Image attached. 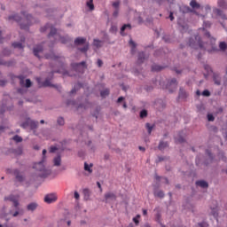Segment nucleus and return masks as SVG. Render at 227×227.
I'll return each mask as SVG.
<instances>
[{
  "mask_svg": "<svg viewBox=\"0 0 227 227\" xmlns=\"http://www.w3.org/2000/svg\"><path fill=\"white\" fill-rule=\"evenodd\" d=\"M189 46L192 49H195L196 51H202L205 52L207 51V52H218V51H221L222 52H225L227 50V43L226 42H220L219 43V49L217 46H215V43H213V47H215L217 50L214 51L212 48V42L209 41L208 43H205L201 41V36L195 35L194 39L191 38L189 41Z\"/></svg>",
  "mask_w": 227,
  "mask_h": 227,
  "instance_id": "nucleus-1",
  "label": "nucleus"
},
{
  "mask_svg": "<svg viewBox=\"0 0 227 227\" xmlns=\"http://www.w3.org/2000/svg\"><path fill=\"white\" fill-rule=\"evenodd\" d=\"M50 28V34L48 35V37L50 40H54V43L56 42H61V43H67V42H70V38L68 37H62L58 34V30L51 26L50 24H47L46 26L41 27V33H45L46 30Z\"/></svg>",
  "mask_w": 227,
  "mask_h": 227,
  "instance_id": "nucleus-2",
  "label": "nucleus"
},
{
  "mask_svg": "<svg viewBox=\"0 0 227 227\" xmlns=\"http://www.w3.org/2000/svg\"><path fill=\"white\" fill-rule=\"evenodd\" d=\"M212 23L209 21H204L203 27L199 29V35L202 36V40L207 38V42H211V46L213 51H217L215 47H214V43H215V38L212 37L210 32L207 31V29L210 28Z\"/></svg>",
  "mask_w": 227,
  "mask_h": 227,
  "instance_id": "nucleus-3",
  "label": "nucleus"
},
{
  "mask_svg": "<svg viewBox=\"0 0 227 227\" xmlns=\"http://www.w3.org/2000/svg\"><path fill=\"white\" fill-rule=\"evenodd\" d=\"M4 201H11L12 203L13 207L16 208V211L13 213L12 210L9 211V214L12 215V217H17L19 214H20V209L19 208L20 201V195L16 194H11L8 197H4Z\"/></svg>",
  "mask_w": 227,
  "mask_h": 227,
  "instance_id": "nucleus-4",
  "label": "nucleus"
},
{
  "mask_svg": "<svg viewBox=\"0 0 227 227\" xmlns=\"http://www.w3.org/2000/svg\"><path fill=\"white\" fill-rule=\"evenodd\" d=\"M34 169H36L38 176L40 178H47L49 175H51V169L45 168V165H43V161H39L38 163H35Z\"/></svg>",
  "mask_w": 227,
  "mask_h": 227,
  "instance_id": "nucleus-5",
  "label": "nucleus"
},
{
  "mask_svg": "<svg viewBox=\"0 0 227 227\" xmlns=\"http://www.w3.org/2000/svg\"><path fill=\"white\" fill-rule=\"evenodd\" d=\"M17 78L20 80V86H21L20 89H18V93H20L21 95H24L27 90L24 88H31L32 82L30 79H27L23 75H19ZM26 81V82H25Z\"/></svg>",
  "mask_w": 227,
  "mask_h": 227,
  "instance_id": "nucleus-6",
  "label": "nucleus"
},
{
  "mask_svg": "<svg viewBox=\"0 0 227 227\" xmlns=\"http://www.w3.org/2000/svg\"><path fill=\"white\" fill-rule=\"evenodd\" d=\"M21 15H22L24 20H26L27 24L24 25V24L20 23V28L21 29H28L29 26H31V24H33V16L31 14L27 13V12H26V11H22Z\"/></svg>",
  "mask_w": 227,
  "mask_h": 227,
  "instance_id": "nucleus-7",
  "label": "nucleus"
},
{
  "mask_svg": "<svg viewBox=\"0 0 227 227\" xmlns=\"http://www.w3.org/2000/svg\"><path fill=\"white\" fill-rule=\"evenodd\" d=\"M20 127H22V129H27V127H30V129L33 130L38 127V122L31 119H27L25 122L20 124Z\"/></svg>",
  "mask_w": 227,
  "mask_h": 227,
  "instance_id": "nucleus-8",
  "label": "nucleus"
},
{
  "mask_svg": "<svg viewBox=\"0 0 227 227\" xmlns=\"http://www.w3.org/2000/svg\"><path fill=\"white\" fill-rule=\"evenodd\" d=\"M86 62L82 61L81 63L72 64V68L74 72H78V74H84Z\"/></svg>",
  "mask_w": 227,
  "mask_h": 227,
  "instance_id": "nucleus-9",
  "label": "nucleus"
},
{
  "mask_svg": "<svg viewBox=\"0 0 227 227\" xmlns=\"http://www.w3.org/2000/svg\"><path fill=\"white\" fill-rule=\"evenodd\" d=\"M46 59H53V61H57L58 63H63L65 61V58L56 56L53 51L51 52V54L45 55Z\"/></svg>",
  "mask_w": 227,
  "mask_h": 227,
  "instance_id": "nucleus-10",
  "label": "nucleus"
},
{
  "mask_svg": "<svg viewBox=\"0 0 227 227\" xmlns=\"http://www.w3.org/2000/svg\"><path fill=\"white\" fill-rule=\"evenodd\" d=\"M44 201L48 204L54 203L55 201H58V196L55 193L47 194L44 197Z\"/></svg>",
  "mask_w": 227,
  "mask_h": 227,
  "instance_id": "nucleus-11",
  "label": "nucleus"
},
{
  "mask_svg": "<svg viewBox=\"0 0 227 227\" xmlns=\"http://www.w3.org/2000/svg\"><path fill=\"white\" fill-rule=\"evenodd\" d=\"M105 200L106 203H108V201H116V194L113 192H107L105 194Z\"/></svg>",
  "mask_w": 227,
  "mask_h": 227,
  "instance_id": "nucleus-12",
  "label": "nucleus"
},
{
  "mask_svg": "<svg viewBox=\"0 0 227 227\" xmlns=\"http://www.w3.org/2000/svg\"><path fill=\"white\" fill-rule=\"evenodd\" d=\"M213 81L216 86H221V75L217 73L213 74Z\"/></svg>",
  "mask_w": 227,
  "mask_h": 227,
  "instance_id": "nucleus-13",
  "label": "nucleus"
},
{
  "mask_svg": "<svg viewBox=\"0 0 227 227\" xmlns=\"http://www.w3.org/2000/svg\"><path fill=\"white\" fill-rule=\"evenodd\" d=\"M43 46H42V44L35 46L34 48L35 56H36V58H39L40 57L39 54H40V52H43Z\"/></svg>",
  "mask_w": 227,
  "mask_h": 227,
  "instance_id": "nucleus-14",
  "label": "nucleus"
},
{
  "mask_svg": "<svg viewBox=\"0 0 227 227\" xmlns=\"http://www.w3.org/2000/svg\"><path fill=\"white\" fill-rule=\"evenodd\" d=\"M9 20H15L16 22L20 23L22 21V18L19 14H14L8 17Z\"/></svg>",
  "mask_w": 227,
  "mask_h": 227,
  "instance_id": "nucleus-15",
  "label": "nucleus"
},
{
  "mask_svg": "<svg viewBox=\"0 0 227 227\" xmlns=\"http://www.w3.org/2000/svg\"><path fill=\"white\" fill-rule=\"evenodd\" d=\"M104 45V41H100L98 39H94L93 41V47L96 49H100Z\"/></svg>",
  "mask_w": 227,
  "mask_h": 227,
  "instance_id": "nucleus-16",
  "label": "nucleus"
},
{
  "mask_svg": "<svg viewBox=\"0 0 227 227\" xmlns=\"http://www.w3.org/2000/svg\"><path fill=\"white\" fill-rule=\"evenodd\" d=\"M37 207H38V204H36V202H32L27 205V210H29L30 212H34V210H36Z\"/></svg>",
  "mask_w": 227,
  "mask_h": 227,
  "instance_id": "nucleus-17",
  "label": "nucleus"
},
{
  "mask_svg": "<svg viewBox=\"0 0 227 227\" xmlns=\"http://www.w3.org/2000/svg\"><path fill=\"white\" fill-rule=\"evenodd\" d=\"M13 174L16 176V180H18V182H22L24 180V176L20 174V172H19L18 169H15Z\"/></svg>",
  "mask_w": 227,
  "mask_h": 227,
  "instance_id": "nucleus-18",
  "label": "nucleus"
},
{
  "mask_svg": "<svg viewBox=\"0 0 227 227\" xmlns=\"http://www.w3.org/2000/svg\"><path fill=\"white\" fill-rule=\"evenodd\" d=\"M190 6L192 8H193V10H198L200 8L201 5L200 4H198V2H196V0H192L190 2Z\"/></svg>",
  "mask_w": 227,
  "mask_h": 227,
  "instance_id": "nucleus-19",
  "label": "nucleus"
},
{
  "mask_svg": "<svg viewBox=\"0 0 227 227\" xmlns=\"http://www.w3.org/2000/svg\"><path fill=\"white\" fill-rule=\"evenodd\" d=\"M196 185H198L199 187H202V189H207V187H208V183H207L206 181H197Z\"/></svg>",
  "mask_w": 227,
  "mask_h": 227,
  "instance_id": "nucleus-20",
  "label": "nucleus"
},
{
  "mask_svg": "<svg viewBox=\"0 0 227 227\" xmlns=\"http://www.w3.org/2000/svg\"><path fill=\"white\" fill-rule=\"evenodd\" d=\"M85 42H86V39H85V38L77 37V38L74 40V45H82V44H84Z\"/></svg>",
  "mask_w": 227,
  "mask_h": 227,
  "instance_id": "nucleus-21",
  "label": "nucleus"
},
{
  "mask_svg": "<svg viewBox=\"0 0 227 227\" xmlns=\"http://www.w3.org/2000/svg\"><path fill=\"white\" fill-rule=\"evenodd\" d=\"M53 164L54 166H61V156L58 155L53 159Z\"/></svg>",
  "mask_w": 227,
  "mask_h": 227,
  "instance_id": "nucleus-22",
  "label": "nucleus"
},
{
  "mask_svg": "<svg viewBox=\"0 0 227 227\" xmlns=\"http://www.w3.org/2000/svg\"><path fill=\"white\" fill-rule=\"evenodd\" d=\"M179 98H187V92L183 88L179 90Z\"/></svg>",
  "mask_w": 227,
  "mask_h": 227,
  "instance_id": "nucleus-23",
  "label": "nucleus"
},
{
  "mask_svg": "<svg viewBox=\"0 0 227 227\" xmlns=\"http://www.w3.org/2000/svg\"><path fill=\"white\" fill-rule=\"evenodd\" d=\"M86 6H87V8H89V10L90 12H93V10H95V5L93 4V0H90L89 2H87Z\"/></svg>",
  "mask_w": 227,
  "mask_h": 227,
  "instance_id": "nucleus-24",
  "label": "nucleus"
},
{
  "mask_svg": "<svg viewBox=\"0 0 227 227\" xmlns=\"http://www.w3.org/2000/svg\"><path fill=\"white\" fill-rule=\"evenodd\" d=\"M214 13H215V15H217L218 17L224 18V12H223V11L220 10V9H215V10H214Z\"/></svg>",
  "mask_w": 227,
  "mask_h": 227,
  "instance_id": "nucleus-25",
  "label": "nucleus"
},
{
  "mask_svg": "<svg viewBox=\"0 0 227 227\" xmlns=\"http://www.w3.org/2000/svg\"><path fill=\"white\" fill-rule=\"evenodd\" d=\"M91 168H93V163L86 164V172L88 175H91L93 173V169Z\"/></svg>",
  "mask_w": 227,
  "mask_h": 227,
  "instance_id": "nucleus-26",
  "label": "nucleus"
},
{
  "mask_svg": "<svg viewBox=\"0 0 227 227\" xmlns=\"http://www.w3.org/2000/svg\"><path fill=\"white\" fill-rule=\"evenodd\" d=\"M169 86H171V88H173L174 90H176L178 86V83L176 82V79L173 78L169 82Z\"/></svg>",
  "mask_w": 227,
  "mask_h": 227,
  "instance_id": "nucleus-27",
  "label": "nucleus"
},
{
  "mask_svg": "<svg viewBox=\"0 0 227 227\" xmlns=\"http://www.w3.org/2000/svg\"><path fill=\"white\" fill-rule=\"evenodd\" d=\"M99 114H100V107L98 106V107H96L94 112H92V116H94V118H96V120H98Z\"/></svg>",
  "mask_w": 227,
  "mask_h": 227,
  "instance_id": "nucleus-28",
  "label": "nucleus"
},
{
  "mask_svg": "<svg viewBox=\"0 0 227 227\" xmlns=\"http://www.w3.org/2000/svg\"><path fill=\"white\" fill-rule=\"evenodd\" d=\"M162 69H164V67H160V66H159V65H153V66L152 67V71H153V72H160V70H162Z\"/></svg>",
  "mask_w": 227,
  "mask_h": 227,
  "instance_id": "nucleus-29",
  "label": "nucleus"
},
{
  "mask_svg": "<svg viewBox=\"0 0 227 227\" xmlns=\"http://www.w3.org/2000/svg\"><path fill=\"white\" fill-rule=\"evenodd\" d=\"M109 93V89H105L104 90H101L100 95L102 98H106V97H108Z\"/></svg>",
  "mask_w": 227,
  "mask_h": 227,
  "instance_id": "nucleus-30",
  "label": "nucleus"
},
{
  "mask_svg": "<svg viewBox=\"0 0 227 227\" xmlns=\"http://www.w3.org/2000/svg\"><path fill=\"white\" fill-rule=\"evenodd\" d=\"M168 146H169L168 142H160L158 148H159V150H164V148H168Z\"/></svg>",
  "mask_w": 227,
  "mask_h": 227,
  "instance_id": "nucleus-31",
  "label": "nucleus"
},
{
  "mask_svg": "<svg viewBox=\"0 0 227 227\" xmlns=\"http://www.w3.org/2000/svg\"><path fill=\"white\" fill-rule=\"evenodd\" d=\"M43 86L44 88H47V87H49V86L54 87V85H52V83L51 82V79H49V78H46V79H45V81H44L43 83Z\"/></svg>",
  "mask_w": 227,
  "mask_h": 227,
  "instance_id": "nucleus-32",
  "label": "nucleus"
},
{
  "mask_svg": "<svg viewBox=\"0 0 227 227\" xmlns=\"http://www.w3.org/2000/svg\"><path fill=\"white\" fill-rule=\"evenodd\" d=\"M132 29V26H130V24H125L121 27V35H123V31H125V29Z\"/></svg>",
  "mask_w": 227,
  "mask_h": 227,
  "instance_id": "nucleus-33",
  "label": "nucleus"
},
{
  "mask_svg": "<svg viewBox=\"0 0 227 227\" xmlns=\"http://www.w3.org/2000/svg\"><path fill=\"white\" fill-rule=\"evenodd\" d=\"M153 127H155V125H151L148 122L145 124V128L147 129L148 134H152V131L153 130Z\"/></svg>",
  "mask_w": 227,
  "mask_h": 227,
  "instance_id": "nucleus-34",
  "label": "nucleus"
},
{
  "mask_svg": "<svg viewBox=\"0 0 227 227\" xmlns=\"http://www.w3.org/2000/svg\"><path fill=\"white\" fill-rule=\"evenodd\" d=\"M154 196L156 198H164V192L163 191L154 192Z\"/></svg>",
  "mask_w": 227,
  "mask_h": 227,
  "instance_id": "nucleus-35",
  "label": "nucleus"
},
{
  "mask_svg": "<svg viewBox=\"0 0 227 227\" xmlns=\"http://www.w3.org/2000/svg\"><path fill=\"white\" fill-rule=\"evenodd\" d=\"M12 47H14V49H24L22 43H13Z\"/></svg>",
  "mask_w": 227,
  "mask_h": 227,
  "instance_id": "nucleus-36",
  "label": "nucleus"
},
{
  "mask_svg": "<svg viewBox=\"0 0 227 227\" xmlns=\"http://www.w3.org/2000/svg\"><path fill=\"white\" fill-rule=\"evenodd\" d=\"M145 61V52H140L138 54V63H143Z\"/></svg>",
  "mask_w": 227,
  "mask_h": 227,
  "instance_id": "nucleus-37",
  "label": "nucleus"
},
{
  "mask_svg": "<svg viewBox=\"0 0 227 227\" xmlns=\"http://www.w3.org/2000/svg\"><path fill=\"white\" fill-rule=\"evenodd\" d=\"M129 45L131 46V52H132V54H134V52L136 51V43H134V41L130 40Z\"/></svg>",
  "mask_w": 227,
  "mask_h": 227,
  "instance_id": "nucleus-38",
  "label": "nucleus"
},
{
  "mask_svg": "<svg viewBox=\"0 0 227 227\" xmlns=\"http://www.w3.org/2000/svg\"><path fill=\"white\" fill-rule=\"evenodd\" d=\"M218 6L220 8L225 9L226 8V2H224V0H218Z\"/></svg>",
  "mask_w": 227,
  "mask_h": 227,
  "instance_id": "nucleus-39",
  "label": "nucleus"
},
{
  "mask_svg": "<svg viewBox=\"0 0 227 227\" xmlns=\"http://www.w3.org/2000/svg\"><path fill=\"white\" fill-rule=\"evenodd\" d=\"M58 125L63 126L65 125V119L63 117H59L57 120Z\"/></svg>",
  "mask_w": 227,
  "mask_h": 227,
  "instance_id": "nucleus-40",
  "label": "nucleus"
},
{
  "mask_svg": "<svg viewBox=\"0 0 227 227\" xmlns=\"http://www.w3.org/2000/svg\"><path fill=\"white\" fill-rule=\"evenodd\" d=\"M13 141H15L16 143H22V138L21 137L18 136V135H15L13 137H12Z\"/></svg>",
  "mask_w": 227,
  "mask_h": 227,
  "instance_id": "nucleus-41",
  "label": "nucleus"
},
{
  "mask_svg": "<svg viewBox=\"0 0 227 227\" xmlns=\"http://www.w3.org/2000/svg\"><path fill=\"white\" fill-rule=\"evenodd\" d=\"M176 143H184L185 139L183 137H175Z\"/></svg>",
  "mask_w": 227,
  "mask_h": 227,
  "instance_id": "nucleus-42",
  "label": "nucleus"
},
{
  "mask_svg": "<svg viewBox=\"0 0 227 227\" xmlns=\"http://www.w3.org/2000/svg\"><path fill=\"white\" fill-rule=\"evenodd\" d=\"M204 70H206V72L207 73V75L209 74H212V67H210V66H208V65L204 66Z\"/></svg>",
  "mask_w": 227,
  "mask_h": 227,
  "instance_id": "nucleus-43",
  "label": "nucleus"
},
{
  "mask_svg": "<svg viewBox=\"0 0 227 227\" xmlns=\"http://www.w3.org/2000/svg\"><path fill=\"white\" fill-rule=\"evenodd\" d=\"M146 116H148V111L146 110H142L140 112V118H146Z\"/></svg>",
  "mask_w": 227,
  "mask_h": 227,
  "instance_id": "nucleus-44",
  "label": "nucleus"
},
{
  "mask_svg": "<svg viewBox=\"0 0 227 227\" xmlns=\"http://www.w3.org/2000/svg\"><path fill=\"white\" fill-rule=\"evenodd\" d=\"M85 155H86V153L84 151L81 150L78 152V157H80V159L84 160Z\"/></svg>",
  "mask_w": 227,
  "mask_h": 227,
  "instance_id": "nucleus-45",
  "label": "nucleus"
},
{
  "mask_svg": "<svg viewBox=\"0 0 227 227\" xmlns=\"http://www.w3.org/2000/svg\"><path fill=\"white\" fill-rule=\"evenodd\" d=\"M141 217L140 215H137L136 217L133 218V223H135L136 226L139 224V218Z\"/></svg>",
  "mask_w": 227,
  "mask_h": 227,
  "instance_id": "nucleus-46",
  "label": "nucleus"
},
{
  "mask_svg": "<svg viewBox=\"0 0 227 227\" xmlns=\"http://www.w3.org/2000/svg\"><path fill=\"white\" fill-rule=\"evenodd\" d=\"M10 54H12V51H10V50L4 49L3 51V56H10Z\"/></svg>",
  "mask_w": 227,
  "mask_h": 227,
  "instance_id": "nucleus-47",
  "label": "nucleus"
},
{
  "mask_svg": "<svg viewBox=\"0 0 227 227\" xmlns=\"http://www.w3.org/2000/svg\"><path fill=\"white\" fill-rule=\"evenodd\" d=\"M203 97H210V91L208 90H205L202 92Z\"/></svg>",
  "mask_w": 227,
  "mask_h": 227,
  "instance_id": "nucleus-48",
  "label": "nucleus"
},
{
  "mask_svg": "<svg viewBox=\"0 0 227 227\" xmlns=\"http://www.w3.org/2000/svg\"><path fill=\"white\" fill-rule=\"evenodd\" d=\"M114 8H119L120 7V1H115L113 3Z\"/></svg>",
  "mask_w": 227,
  "mask_h": 227,
  "instance_id": "nucleus-49",
  "label": "nucleus"
},
{
  "mask_svg": "<svg viewBox=\"0 0 227 227\" xmlns=\"http://www.w3.org/2000/svg\"><path fill=\"white\" fill-rule=\"evenodd\" d=\"M207 120L208 121H214L215 118H214V115L213 114H207Z\"/></svg>",
  "mask_w": 227,
  "mask_h": 227,
  "instance_id": "nucleus-50",
  "label": "nucleus"
},
{
  "mask_svg": "<svg viewBox=\"0 0 227 227\" xmlns=\"http://www.w3.org/2000/svg\"><path fill=\"white\" fill-rule=\"evenodd\" d=\"M56 150H58V147H56V146H51L50 147V153H54V152H56Z\"/></svg>",
  "mask_w": 227,
  "mask_h": 227,
  "instance_id": "nucleus-51",
  "label": "nucleus"
},
{
  "mask_svg": "<svg viewBox=\"0 0 227 227\" xmlns=\"http://www.w3.org/2000/svg\"><path fill=\"white\" fill-rule=\"evenodd\" d=\"M97 65H98V67H102V65H104V62L102 61V59H98V61H97Z\"/></svg>",
  "mask_w": 227,
  "mask_h": 227,
  "instance_id": "nucleus-52",
  "label": "nucleus"
},
{
  "mask_svg": "<svg viewBox=\"0 0 227 227\" xmlns=\"http://www.w3.org/2000/svg\"><path fill=\"white\" fill-rule=\"evenodd\" d=\"M120 13V11L118 9H116L114 13H113V17H118V14Z\"/></svg>",
  "mask_w": 227,
  "mask_h": 227,
  "instance_id": "nucleus-53",
  "label": "nucleus"
},
{
  "mask_svg": "<svg viewBox=\"0 0 227 227\" xmlns=\"http://www.w3.org/2000/svg\"><path fill=\"white\" fill-rule=\"evenodd\" d=\"M199 226H200V227H208V223H199Z\"/></svg>",
  "mask_w": 227,
  "mask_h": 227,
  "instance_id": "nucleus-54",
  "label": "nucleus"
},
{
  "mask_svg": "<svg viewBox=\"0 0 227 227\" xmlns=\"http://www.w3.org/2000/svg\"><path fill=\"white\" fill-rule=\"evenodd\" d=\"M123 100H125V98L120 97V98L117 99V104H120L121 102H123Z\"/></svg>",
  "mask_w": 227,
  "mask_h": 227,
  "instance_id": "nucleus-55",
  "label": "nucleus"
},
{
  "mask_svg": "<svg viewBox=\"0 0 227 227\" xmlns=\"http://www.w3.org/2000/svg\"><path fill=\"white\" fill-rule=\"evenodd\" d=\"M97 185H98L100 192H102V184H100V182H97Z\"/></svg>",
  "mask_w": 227,
  "mask_h": 227,
  "instance_id": "nucleus-56",
  "label": "nucleus"
},
{
  "mask_svg": "<svg viewBox=\"0 0 227 227\" xmlns=\"http://www.w3.org/2000/svg\"><path fill=\"white\" fill-rule=\"evenodd\" d=\"M74 198H75L76 200H79V198H80L79 192H74Z\"/></svg>",
  "mask_w": 227,
  "mask_h": 227,
  "instance_id": "nucleus-57",
  "label": "nucleus"
},
{
  "mask_svg": "<svg viewBox=\"0 0 227 227\" xmlns=\"http://www.w3.org/2000/svg\"><path fill=\"white\" fill-rule=\"evenodd\" d=\"M169 19L170 20H175V17H173V12H170Z\"/></svg>",
  "mask_w": 227,
  "mask_h": 227,
  "instance_id": "nucleus-58",
  "label": "nucleus"
},
{
  "mask_svg": "<svg viewBox=\"0 0 227 227\" xmlns=\"http://www.w3.org/2000/svg\"><path fill=\"white\" fill-rule=\"evenodd\" d=\"M148 211L146 209H143V215H147Z\"/></svg>",
  "mask_w": 227,
  "mask_h": 227,
  "instance_id": "nucleus-59",
  "label": "nucleus"
},
{
  "mask_svg": "<svg viewBox=\"0 0 227 227\" xmlns=\"http://www.w3.org/2000/svg\"><path fill=\"white\" fill-rule=\"evenodd\" d=\"M163 40H164V42H166V43H168V42H169V40L168 39V37H163Z\"/></svg>",
  "mask_w": 227,
  "mask_h": 227,
  "instance_id": "nucleus-60",
  "label": "nucleus"
},
{
  "mask_svg": "<svg viewBox=\"0 0 227 227\" xmlns=\"http://www.w3.org/2000/svg\"><path fill=\"white\" fill-rule=\"evenodd\" d=\"M138 148H139V150H140L141 152H145V147H143V146H139Z\"/></svg>",
  "mask_w": 227,
  "mask_h": 227,
  "instance_id": "nucleus-61",
  "label": "nucleus"
},
{
  "mask_svg": "<svg viewBox=\"0 0 227 227\" xmlns=\"http://www.w3.org/2000/svg\"><path fill=\"white\" fill-rule=\"evenodd\" d=\"M45 153H47V150L43 149V157H45Z\"/></svg>",
  "mask_w": 227,
  "mask_h": 227,
  "instance_id": "nucleus-62",
  "label": "nucleus"
},
{
  "mask_svg": "<svg viewBox=\"0 0 227 227\" xmlns=\"http://www.w3.org/2000/svg\"><path fill=\"white\" fill-rule=\"evenodd\" d=\"M196 95H197L198 97H200V95H201V92H200V90H197V91H196Z\"/></svg>",
  "mask_w": 227,
  "mask_h": 227,
  "instance_id": "nucleus-63",
  "label": "nucleus"
},
{
  "mask_svg": "<svg viewBox=\"0 0 227 227\" xmlns=\"http://www.w3.org/2000/svg\"><path fill=\"white\" fill-rule=\"evenodd\" d=\"M143 227H152V226H150V223H145Z\"/></svg>",
  "mask_w": 227,
  "mask_h": 227,
  "instance_id": "nucleus-64",
  "label": "nucleus"
}]
</instances>
